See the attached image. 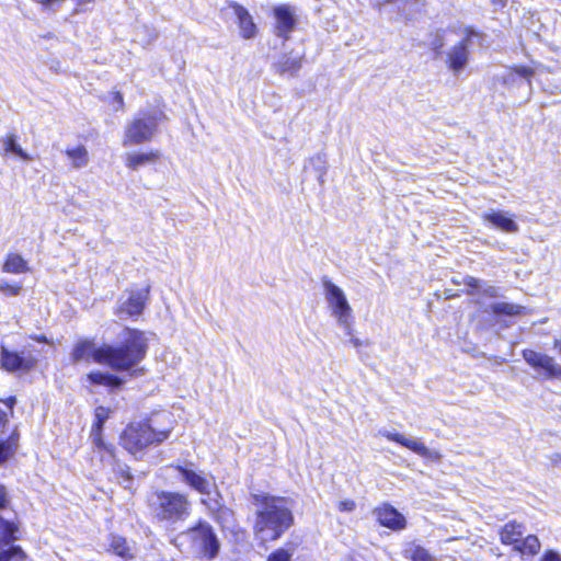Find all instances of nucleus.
<instances>
[{"instance_id": "obj_1", "label": "nucleus", "mask_w": 561, "mask_h": 561, "mask_svg": "<svg viewBox=\"0 0 561 561\" xmlns=\"http://www.w3.org/2000/svg\"><path fill=\"white\" fill-rule=\"evenodd\" d=\"M149 337L144 331L124 328L117 336L115 344L95 346L92 340H79L70 354L71 362H93L108 366L117 371H130L131 376L142 373V369H134L141 363L148 352Z\"/></svg>"}, {"instance_id": "obj_2", "label": "nucleus", "mask_w": 561, "mask_h": 561, "mask_svg": "<svg viewBox=\"0 0 561 561\" xmlns=\"http://www.w3.org/2000/svg\"><path fill=\"white\" fill-rule=\"evenodd\" d=\"M253 500L257 506L253 533L261 542L279 539L294 525L293 500L268 494H255Z\"/></svg>"}, {"instance_id": "obj_3", "label": "nucleus", "mask_w": 561, "mask_h": 561, "mask_svg": "<svg viewBox=\"0 0 561 561\" xmlns=\"http://www.w3.org/2000/svg\"><path fill=\"white\" fill-rule=\"evenodd\" d=\"M160 417L170 420V415L163 413L148 421L130 423L121 436L123 447L135 455L148 446L159 445L168 439L172 426L158 427Z\"/></svg>"}, {"instance_id": "obj_4", "label": "nucleus", "mask_w": 561, "mask_h": 561, "mask_svg": "<svg viewBox=\"0 0 561 561\" xmlns=\"http://www.w3.org/2000/svg\"><path fill=\"white\" fill-rule=\"evenodd\" d=\"M179 548H186L207 560H214L220 551V541L214 527L206 520L199 519L194 526L181 531L173 540Z\"/></svg>"}, {"instance_id": "obj_5", "label": "nucleus", "mask_w": 561, "mask_h": 561, "mask_svg": "<svg viewBox=\"0 0 561 561\" xmlns=\"http://www.w3.org/2000/svg\"><path fill=\"white\" fill-rule=\"evenodd\" d=\"M152 517L167 526L184 522L192 511V505L185 494L170 491H157L149 500Z\"/></svg>"}, {"instance_id": "obj_6", "label": "nucleus", "mask_w": 561, "mask_h": 561, "mask_svg": "<svg viewBox=\"0 0 561 561\" xmlns=\"http://www.w3.org/2000/svg\"><path fill=\"white\" fill-rule=\"evenodd\" d=\"M159 115L140 111L125 127L123 146L149 142L158 131Z\"/></svg>"}, {"instance_id": "obj_7", "label": "nucleus", "mask_w": 561, "mask_h": 561, "mask_svg": "<svg viewBox=\"0 0 561 561\" xmlns=\"http://www.w3.org/2000/svg\"><path fill=\"white\" fill-rule=\"evenodd\" d=\"M323 287L329 306L337 323L351 334L352 329V308L345 297L344 291L331 280H324Z\"/></svg>"}, {"instance_id": "obj_8", "label": "nucleus", "mask_w": 561, "mask_h": 561, "mask_svg": "<svg viewBox=\"0 0 561 561\" xmlns=\"http://www.w3.org/2000/svg\"><path fill=\"white\" fill-rule=\"evenodd\" d=\"M150 287L131 290L127 296H121L116 302L114 313L121 319L135 318L142 313L149 298Z\"/></svg>"}, {"instance_id": "obj_9", "label": "nucleus", "mask_w": 561, "mask_h": 561, "mask_svg": "<svg viewBox=\"0 0 561 561\" xmlns=\"http://www.w3.org/2000/svg\"><path fill=\"white\" fill-rule=\"evenodd\" d=\"M37 359L31 352L10 351L3 345L0 352V367L9 373H28L35 368Z\"/></svg>"}, {"instance_id": "obj_10", "label": "nucleus", "mask_w": 561, "mask_h": 561, "mask_svg": "<svg viewBox=\"0 0 561 561\" xmlns=\"http://www.w3.org/2000/svg\"><path fill=\"white\" fill-rule=\"evenodd\" d=\"M479 33H477L472 28L466 30V36L456 45L449 48L447 51V59L446 62L448 65V68L455 73H459L462 71L468 62H469V45L471 43V39L473 36H478Z\"/></svg>"}, {"instance_id": "obj_11", "label": "nucleus", "mask_w": 561, "mask_h": 561, "mask_svg": "<svg viewBox=\"0 0 561 561\" xmlns=\"http://www.w3.org/2000/svg\"><path fill=\"white\" fill-rule=\"evenodd\" d=\"M523 357L534 369L543 370L547 378L561 380V365L557 364L552 357L533 350L523 351Z\"/></svg>"}, {"instance_id": "obj_12", "label": "nucleus", "mask_w": 561, "mask_h": 561, "mask_svg": "<svg viewBox=\"0 0 561 561\" xmlns=\"http://www.w3.org/2000/svg\"><path fill=\"white\" fill-rule=\"evenodd\" d=\"M379 434L383 437H386L390 442H396L410 450L414 451L421 457L424 458H431V459H437L439 458L438 453L430 450L422 442H419L416 439H411L402 434L387 431V430H380Z\"/></svg>"}, {"instance_id": "obj_13", "label": "nucleus", "mask_w": 561, "mask_h": 561, "mask_svg": "<svg viewBox=\"0 0 561 561\" xmlns=\"http://www.w3.org/2000/svg\"><path fill=\"white\" fill-rule=\"evenodd\" d=\"M101 456V461L103 462L104 469H108L118 483H128L131 480V474L129 472V468L119 462L113 451V448L106 446L101 451H98Z\"/></svg>"}, {"instance_id": "obj_14", "label": "nucleus", "mask_w": 561, "mask_h": 561, "mask_svg": "<svg viewBox=\"0 0 561 561\" xmlns=\"http://www.w3.org/2000/svg\"><path fill=\"white\" fill-rule=\"evenodd\" d=\"M377 522L392 530H401L407 526L405 517L389 504H382L374 510Z\"/></svg>"}, {"instance_id": "obj_15", "label": "nucleus", "mask_w": 561, "mask_h": 561, "mask_svg": "<svg viewBox=\"0 0 561 561\" xmlns=\"http://www.w3.org/2000/svg\"><path fill=\"white\" fill-rule=\"evenodd\" d=\"M175 469L181 474V479L192 489L203 495H209L215 483L207 479L205 476L194 471L186 466H176Z\"/></svg>"}, {"instance_id": "obj_16", "label": "nucleus", "mask_w": 561, "mask_h": 561, "mask_svg": "<svg viewBox=\"0 0 561 561\" xmlns=\"http://www.w3.org/2000/svg\"><path fill=\"white\" fill-rule=\"evenodd\" d=\"M274 18L276 35L287 38L296 26L295 11L288 5H279L274 9Z\"/></svg>"}, {"instance_id": "obj_17", "label": "nucleus", "mask_w": 561, "mask_h": 561, "mask_svg": "<svg viewBox=\"0 0 561 561\" xmlns=\"http://www.w3.org/2000/svg\"><path fill=\"white\" fill-rule=\"evenodd\" d=\"M231 9L233 11V15L238 20L240 35L245 39L254 37L256 34V25L254 24L249 11L238 3H233Z\"/></svg>"}, {"instance_id": "obj_18", "label": "nucleus", "mask_w": 561, "mask_h": 561, "mask_svg": "<svg viewBox=\"0 0 561 561\" xmlns=\"http://www.w3.org/2000/svg\"><path fill=\"white\" fill-rule=\"evenodd\" d=\"M483 219L493 227L507 233H515L519 229L518 225L510 216H507V213L505 211L491 210L484 213Z\"/></svg>"}, {"instance_id": "obj_19", "label": "nucleus", "mask_w": 561, "mask_h": 561, "mask_svg": "<svg viewBox=\"0 0 561 561\" xmlns=\"http://www.w3.org/2000/svg\"><path fill=\"white\" fill-rule=\"evenodd\" d=\"M95 422L91 430V438L98 451L106 448V444L102 438V428L106 420L110 417V410L104 407H98L94 412Z\"/></svg>"}, {"instance_id": "obj_20", "label": "nucleus", "mask_w": 561, "mask_h": 561, "mask_svg": "<svg viewBox=\"0 0 561 561\" xmlns=\"http://www.w3.org/2000/svg\"><path fill=\"white\" fill-rule=\"evenodd\" d=\"M524 533V525L512 520L500 530V540L503 545H518Z\"/></svg>"}, {"instance_id": "obj_21", "label": "nucleus", "mask_w": 561, "mask_h": 561, "mask_svg": "<svg viewBox=\"0 0 561 561\" xmlns=\"http://www.w3.org/2000/svg\"><path fill=\"white\" fill-rule=\"evenodd\" d=\"M159 158V151L128 153L126 156V167L131 170H137L141 165L156 162Z\"/></svg>"}, {"instance_id": "obj_22", "label": "nucleus", "mask_w": 561, "mask_h": 561, "mask_svg": "<svg viewBox=\"0 0 561 561\" xmlns=\"http://www.w3.org/2000/svg\"><path fill=\"white\" fill-rule=\"evenodd\" d=\"M0 142L3 145V151L1 152L3 157L8 153H14L25 161L32 160L31 156L19 145L18 136L15 134H10L4 138H1Z\"/></svg>"}, {"instance_id": "obj_23", "label": "nucleus", "mask_w": 561, "mask_h": 561, "mask_svg": "<svg viewBox=\"0 0 561 561\" xmlns=\"http://www.w3.org/2000/svg\"><path fill=\"white\" fill-rule=\"evenodd\" d=\"M4 273L22 274L28 271L27 262L18 253H9L2 266Z\"/></svg>"}, {"instance_id": "obj_24", "label": "nucleus", "mask_w": 561, "mask_h": 561, "mask_svg": "<svg viewBox=\"0 0 561 561\" xmlns=\"http://www.w3.org/2000/svg\"><path fill=\"white\" fill-rule=\"evenodd\" d=\"M88 379L93 385H101L107 387H119L123 383V380L108 373L102 371H93L88 375Z\"/></svg>"}, {"instance_id": "obj_25", "label": "nucleus", "mask_w": 561, "mask_h": 561, "mask_svg": "<svg viewBox=\"0 0 561 561\" xmlns=\"http://www.w3.org/2000/svg\"><path fill=\"white\" fill-rule=\"evenodd\" d=\"M301 68V57L284 56L276 65V72L295 75Z\"/></svg>"}, {"instance_id": "obj_26", "label": "nucleus", "mask_w": 561, "mask_h": 561, "mask_svg": "<svg viewBox=\"0 0 561 561\" xmlns=\"http://www.w3.org/2000/svg\"><path fill=\"white\" fill-rule=\"evenodd\" d=\"M68 159L71 161L72 167L75 169H81L88 165L89 163V153L88 150L83 146H78L76 148L67 149L65 151Z\"/></svg>"}, {"instance_id": "obj_27", "label": "nucleus", "mask_w": 561, "mask_h": 561, "mask_svg": "<svg viewBox=\"0 0 561 561\" xmlns=\"http://www.w3.org/2000/svg\"><path fill=\"white\" fill-rule=\"evenodd\" d=\"M211 517L219 524L222 530H234L237 527L233 511L225 505Z\"/></svg>"}, {"instance_id": "obj_28", "label": "nucleus", "mask_w": 561, "mask_h": 561, "mask_svg": "<svg viewBox=\"0 0 561 561\" xmlns=\"http://www.w3.org/2000/svg\"><path fill=\"white\" fill-rule=\"evenodd\" d=\"M541 548L540 540L536 535H528L526 538L519 541L518 545L514 546V549L520 553H527L529 556H536Z\"/></svg>"}, {"instance_id": "obj_29", "label": "nucleus", "mask_w": 561, "mask_h": 561, "mask_svg": "<svg viewBox=\"0 0 561 561\" xmlns=\"http://www.w3.org/2000/svg\"><path fill=\"white\" fill-rule=\"evenodd\" d=\"M19 434L14 431L7 440L0 442V465L9 460L18 448Z\"/></svg>"}, {"instance_id": "obj_30", "label": "nucleus", "mask_w": 561, "mask_h": 561, "mask_svg": "<svg viewBox=\"0 0 561 561\" xmlns=\"http://www.w3.org/2000/svg\"><path fill=\"white\" fill-rule=\"evenodd\" d=\"M523 309L524 307L511 302H494L490 306V311L496 316H517Z\"/></svg>"}, {"instance_id": "obj_31", "label": "nucleus", "mask_w": 561, "mask_h": 561, "mask_svg": "<svg viewBox=\"0 0 561 561\" xmlns=\"http://www.w3.org/2000/svg\"><path fill=\"white\" fill-rule=\"evenodd\" d=\"M404 557L411 561H435L424 548L415 545L405 548Z\"/></svg>"}, {"instance_id": "obj_32", "label": "nucleus", "mask_w": 561, "mask_h": 561, "mask_svg": "<svg viewBox=\"0 0 561 561\" xmlns=\"http://www.w3.org/2000/svg\"><path fill=\"white\" fill-rule=\"evenodd\" d=\"M309 163L312 165L317 173L318 181L322 184L324 182V175L327 173V159L323 153H317L309 159Z\"/></svg>"}, {"instance_id": "obj_33", "label": "nucleus", "mask_w": 561, "mask_h": 561, "mask_svg": "<svg viewBox=\"0 0 561 561\" xmlns=\"http://www.w3.org/2000/svg\"><path fill=\"white\" fill-rule=\"evenodd\" d=\"M16 527L14 524L0 517V545L9 543L15 539Z\"/></svg>"}, {"instance_id": "obj_34", "label": "nucleus", "mask_w": 561, "mask_h": 561, "mask_svg": "<svg viewBox=\"0 0 561 561\" xmlns=\"http://www.w3.org/2000/svg\"><path fill=\"white\" fill-rule=\"evenodd\" d=\"M294 552V543H287L285 547L278 548L273 553H271L267 558V561H291Z\"/></svg>"}, {"instance_id": "obj_35", "label": "nucleus", "mask_w": 561, "mask_h": 561, "mask_svg": "<svg viewBox=\"0 0 561 561\" xmlns=\"http://www.w3.org/2000/svg\"><path fill=\"white\" fill-rule=\"evenodd\" d=\"M201 502L206 506V510L210 516L215 515L224 506L219 492H215L214 495L210 493L206 499H202Z\"/></svg>"}, {"instance_id": "obj_36", "label": "nucleus", "mask_w": 561, "mask_h": 561, "mask_svg": "<svg viewBox=\"0 0 561 561\" xmlns=\"http://www.w3.org/2000/svg\"><path fill=\"white\" fill-rule=\"evenodd\" d=\"M111 548L113 552L122 558L130 557V548L126 541V539L122 537H113L111 542Z\"/></svg>"}, {"instance_id": "obj_37", "label": "nucleus", "mask_w": 561, "mask_h": 561, "mask_svg": "<svg viewBox=\"0 0 561 561\" xmlns=\"http://www.w3.org/2000/svg\"><path fill=\"white\" fill-rule=\"evenodd\" d=\"M0 561H26V556L20 547H12L0 553Z\"/></svg>"}, {"instance_id": "obj_38", "label": "nucleus", "mask_w": 561, "mask_h": 561, "mask_svg": "<svg viewBox=\"0 0 561 561\" xmlns=\"http://www.w3.org/2000/svg\"><path fill=\"white\" fill-rule=\"evenodd\" d=\"M22 290V285L21 284H18V283H14V284H11L7 280H0V293L3 294L4 296H18L20 295Z\"/></svg>"}, {"instance_id": "obj_39", "label": "nucleus", "mask_w": 561, "mask_h": 561, "mask_svg": "<svg viewBox=\"0 0 561 561\" xmlns=\"http://www.w3.org/2000/svg\"><path fill=\"white\" fill-rule=\"evenodd\" d=\"M479 294H482V295L491 297V298H495V297L500 296L499 288L486 283V282H482Z\"/></svg>"}, {"instance_id": "obj_40", "label": "nucleus", "mask_w": 561, "mask_h": 561, "mask_svg": "<svg viewBox=\"0 0 561 561\" xmlns=\"http://www.w3.org/2000/svg\"><path fill=\"white\" fill-rule=\"evenodd\" d=\"M482 282L483 280L476 278L473 276H466L463 278V284L471 288V290L469 291V294L471 295L474 293H479Z\"/></svg>"}, {"instance_id": "obj_41", "label": "nucleus", "mask_w": 561, "mask_h": 561, "mask_svg": "<svg viewBox=\"0 0 561 561\" xmlns=\"http://www.w3.org/2000/svg\"><path fill=\"white\" fill-rule=\"evenodd\" d=\"M355 507H356V503L350 499L340 501L337 504V508L341 512H352L355 510Z\"/></svg>"}, {"instance_id": "obj_42", "label": "nucleus", "mask_w": 561, "mask_h": 561, "mask_svg": "<svg viewBox=\"0 0 561 561\" xmlns=\"http://www.w3.org/2000/svg\"><path fill=\"white\" fill-rule=\"evenodd\" d=\"M541 561H561V554L550 549L542 554Z\"/></svg>"}, {"instance_id": "obj_43", "label": "nucleus", "mask_w": 561, "mask_h": 561, "mask_svg": "<svg viewBox=\"0 0 561 561\" xmlns=\"http://www.w3.org/2000/svg\"><path fill=\"white\" fill-rule=\"evenodd\" d=\"M515 72L524 78L529 79L534 75V70L526 66L515 67Z\"/></svg>"}, {"instance_id": "obj_44", "label": "nucleus", "mask_w": 561, "mask_h": 561, "mask_svg": "<svg viewBox=\"0 0 561 561\" xmlns=\"http://www.w3.org/2000/svg\"><path fill=\"white\" fill-rule=\"evenodd\" d=\"M113 101H114V110L115 111H121L124 108V99H123V94L121 92L113 93Z\"/></svg>"}, {"instance_id": "obj_45", "label": "nucleus", "mask_w": 561, "mask_h": 561, "mask_svg": "<svg viewBox=\"0 0 561 561\" xmlns=\"http://www.w3.org/2000/svg\"><path fill=\"white\" fill-rule=\"evenodd\" d=\"M8 504V495L5 488L0 484V510L4 508Z\"/></svg>"}, {"instance_id": "obj_46", "label": "nucleus", "mask_w": 561, "mask_h": 561, "mask_svg": "<svg viewBox=\"0 0 561 561\" xmlns=\"http://www.w3.org/2000/svg\"><path fill=\"white\" fill-rule=\"evenodd\" d=\"M9 419L7 412L0 409V434L3 432L5 425L8 424Z\"/></svg>"}, {"instance_id": "obj_47", "label": "nucleus", "mask_w": 561, "mask_h": 561, "mask_svg": "<svg viewBox=\"0 0 561 561\" xmlns=\"http://www.w3.org/2000/svg\"><path fill=\"white\" fill-rule=\"evenodd\" d=\"M30 337L33 341L38 342V343H47V344H51L53 343L49 339H47L43 334H32V335H30Z\"/></svg>"}, {"instance_id": "obj_48", "label": "nucleus", "mask_w": 561, "mask_h": 561, "mask_svg": "<svg viewBox=\"0 0 561 561\" xmlns=\"http://www.w3.org/2000/svg\"><path fill=\"white\" fill-rule=\"evenodd\" d=\"M3 402L9 407L10 411L12 412V409H13L14 404L16 403V399H15V397H9Z\"/></svg>"}, {"instance_id": "obj_49", "label": "nucleus", "mask_w": 561, "mask_h": 561, "mask_svg": "<svg viewBox=\"0 0 561 561\" xmlns=\"http://www.w3.org/2000/svg\"><path fill=\"white\" fill-rule=\"evenodd\" d=\"M443 47V42L442 41H436L433 43V48L434 50H436L437 54H439V49Z\"/></svg>"}, {"instance_id": "obj_50", "label": "nucleus", "mask_w": 561, "mask_h": 561, "mask_svg": "<svg viewBox=\"0 0 561 561\" xmlns=\"http://www.w3.org/2000/svg\"><path fill=\"white\" fill-rule=\"evenodd\" d=\"M351 343L355 346V347H358V346H362L364 343L362 340L357 339V337H351Z\"/></svg>"}, {"instance_id": "obj_51", "label": "nucleus", "mask_w": 561, "mask_h": 561, "mask_svg": "<svg viewBox=\"0 0 561 561\" xmlns=\"http://www.w3.org/2000/svg\"><path fill=\"white\" fill-rule=\"evenodd\" d=\"M554 347L558 348L561 354V339L554 340Z\"/></svg>"}]
</instances>
